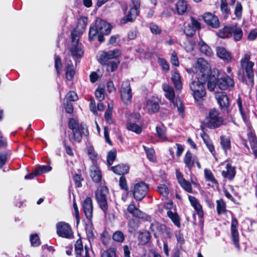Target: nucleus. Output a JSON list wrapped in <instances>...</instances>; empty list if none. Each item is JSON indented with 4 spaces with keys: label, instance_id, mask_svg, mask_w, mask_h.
I'll return each instance as SVG.
<instances>
[{
    "label": "nucleus",
    "instance_id": "31",
    "mask_svg": "<svg viewBox=\"0 0 257 257\" xmlns=\"http://www.w3.org/2000/svg\"><path fill=\"white\" fill-rule=\"evenodd\" d=\"M176 8L178 14H184L187 9V2L184 0L178 1L176 4Z\"/></svg>",
    "mask_w": 257,
    "mask_h": 257
},
{
    "label": "nucleus",
    "instance_id": "19",
    "mask_svg": "<svg viewBox=\"0 0 257 257\" xmlns=\"http://www.w3.org/2000/svg\"><path fill=\"white\" fill-rule=\"evenodd\" d=\"M215 98L221 108H226L229 105L228 96L224 92H219L215 94Z\"/></svg>",
    "mask_w": 257,
    "mask_h": 257
},
{
    "label": "nucleus",
    "instance_id": "38",
    "mask_svg": "<svg viewBox=\"0 0 257 257\" xmlns=\"http://www.w3.org/2000/svg\"><path fill=\"white\" fill-rule=\"evenodd\" d=\"M128 231L133 233L135 231L139 226L138 220L137 219H132L129 220L128 223Z\"/></svg>",
    "mask_w": 257,
    "mask_h": 257
},
{
    "label": "nucleus",
    "instance_id": "22",
    "mask_svg": "<svg viewBox=\"0 0 257 257\" xmlns=\"http://www.w3.org/2000/svg\"><path fill=\"white\" fill-rule=\"evenodd\" d=\"M146 109L150 112L157 111L159 109L158 100L156 98H151L146 101Z\"/></svg>",
    "mask_w": 257,
    "mask_h": 257
},
{
    "label": "nucleus",
    "instance_id": "34",
    "mask_svg": "<svg viewBox=\"0 0 257 257\" xmlns=\"http://www.w3.org/2000/svg\"><path fill=\"white\" fill-rule=\"evenodd\" d=\"M120 63V61L118 60H114L108 62L107 64H102V65L106 66V71L108 72H113L115 71L119 64Z\"/></svg>",
    "mask_w": 257,
    "mask_h": 257
},
{
    "label": "nucleus",
    "instance_id": "58",
    "mask_svg": "<svg viewBox=\"0 0 257 257\" xmlns=\"http://www.w3.org/2000/svg\"><path fill=\"white\" fill-rule=\"evenodd\" d=\"M30 240L33 246H37L40 244V239L37 234L31 235L30 236Z\"/></svg>",
    "mask_w": 257,
    "mask_h": 257
},
{
    "label": "nucleus",
    "instance_id": "41",
    "mask_svg": "<svg viewBox=\"0 0 257 257\" xmlns=\"http://www.w3.org/2000/svg\"><path fill=\"white\" fill-rule=\"evenodd\" d=\"M217 211L219 214H222L226 211V204L222 199L217 201Z\"/></svg>",
    "mask_w": 257,
    "mask_h": 257
},
{
    "label": "nucleus",
    "instance_id": "17",
    "mask_svg": "<svg viewBox=\"0 0 257 257\" xmlns=\"http://www.w3.org/2000/svg\"><path fill=\"white\" fill-rule=\"evenodd\" d=\"M200 28L199 23L193 18H191V23L187 24L184 29L185 34L188 36H193L197 29Z\"/></svg>",
    "mask_w": 257,
    "mask_h": 257
},
{
    "label": "nucleus",
    "instance_id": "28",
    "mask_svg": "<svg viewBox=\"0 0 257 257\" xmlns=\"http://www.w3.org/2000/svg\"><path fill=\"white\" fill-rule=\"evenodd\" d=\"M171 80L176 89L180 90L182 88V84L181 80V76L177 71H174L173 73Z\"/></svg>",
    "mask_w": 257,
    "mask_h": 257
},
{
    "label": "nucleus",
    "instance_id": "64",
    "mask_svg": "<svg viewBox=\"0 0 257 257\" xmlns=\"http://www.w3.org/2000/svg\"><path fill=\"white\" fill-rule=\"evenodd\" d=\"M257 37V29L252 30L248 35L247 39L249 41H253Z\"/></svg>",
    "mask_w": 257,
    "mask_h": 257
},
{
    "label": "nucleus",
    "instance_id": "24",
    "mask_svg": "<svg viewBox=\"0 0 257 257\" xmlns=\"http://www.w3.org/2000/svg\"><path fill=\"white\" fill-rule=\"evenodd\" d=\"M90 176L92 180L95 182H99L101 179V173L99 167L94 163L91 167Z\"/></svg>",
    "mask_w": 257,
    "mask_h": 257
},
{
    "label": "nucleus",
    "instance_id": "16",
    "mask_svg": "<svg viewBox=\"0 0 257 257\" xmlns=\"http://www.w3.org/2000/svg\"><path fill=\"white\" fill-rule=\"evenodd\" d=\"M83 209L84 214L89 221H91L93 215V205L92 200L87 197L83 203Z\"/></svg>",
    "mask_w": 257,
    "mask_h": 257
},
{
    "label": "nucleus",
    "instance_id": "2",
    "mask_svg": "<svg viewBox=\"0 0 257 257\" xmlns=\"http://www.w3.org/2000/svg\"><path fill=\"white\" fill-rule=\"evenodd\" d=\"M250 55L248 53L245 54L240 60V68L237 72L238 78L242 82H245L251 86L253 84L254 72L253 62L251 61Z\"/></svg>",
    "mask_w": 257,
    "mask_h": 257
},
{
    "label": "nucleus",
    "instance_id": "29",
    "mask_svg": "<svg viewBox=\"0 0 257 257\" xmlns=\"http://www.w3.org/2000/svg\"><path fill=\"white\" fill-rule=\"evenodd\" d=\"M196 161V158L195 156H193L191 153L187 152L184 158V162L185 163L186 166L189 169H191L194 165Z\"/></svg>",
    "mask_w": 257,
    "mask_h": 257
},
{
    "label": "nucleus",
    "instance_id": "6",
    "mask_svg": "<svg viewBox=\"0 0 257 257\" xmlns=\"http://www.w3.org/2000/svg\"><path fill=\"white\" fill-rule=\"evenodd\" d=\"M223 123V119L220 116L219 111L215 109H210L206 118V125L211 128H215L219 127Z\"/></svg>",
    "mask_w": 257,
    "mask_h": 257
},
{
    "label": "nucleus",
    "instance_id": "8",
    "mask_svg": "<svg viewBox=\"0 0 257 257\" xmlns=\"http://www.w3.org/2000/svg\"><path fill=\"white\" fill-rule=\"evenodd\" d=\"M163 90L165 92V96L177 107L180 113H182L184 111L182 102L180 99L175 98L173 88L167 84H165L163 86Z\"/></svg>",
    "mask_w": 257,
    "mask_h": 257
},
{
    "label": "nucleus",
    "instance_id": "9",
    "mask_svg": "<svg viewBox=\"0 0 257 257\" xmlns=\"http://www.w3.org/2000/svg\"><path fill=\"white\" fill-rule=\"evenodd\" d=\"M56 232L60 237L65 238H71L73 233L70 225L63 221L58 222L56 225Z\"/></svg>",
    "mask_w": 257,
    "mask_h": 257
},
{
    "label": "nucleus",
    "instance_id": "59",
    "mask_svg": "<svg viewBox=\"0 0 257 257\" xmlns=\"http://www.w3.org/2000/svg\"><path fill=\"white\" fill-rule=\"evenodd\" d=\"M87 153H88V155H89L90 158L93 161V163L95 164L94 161L96 160V158L97 157V154L95 152L94 149L91 147H88Z\"/></svg>",
    "mask_w": 257,
    "mask_h": 257
},
{
    "label": "nucleus",
    "instance_id": "57",
    "mask_svg": "<svg viewBox=\"0 0 257 257\" xmlns=\"http://www.w3.org/2000/svg\"><path fill=\"white\" fill-rule=\"evenodd\" d=\"M247 135L251 148L252 149L254 146H257V139L254 135L251 132L248 133Z\"/></svg>",
    "mask_w": 257,
    "mask_h": 257
},
{
    "label": "nucleus",
    "instance_id": "33",
    "mask_svg": "<svg viewBox=\"0 0 257 257\" xmlns=\"http://www.w3.org/2000/svg\"><path fill=\"white\" fill-rule=\"evenodd\" d=\"M133 120L131 119L130 121L126 124V127L129 131H131L136 134H140L142 131V126L139 124L133 122Z\"/></svg>",
    "mask_w": 257,
    "mask_h": 257
},
{
    "label": "nucleus",
    "instance_id": "3",
    "mask_svg": "<svg viewBox=\"0 0 257 257\" xmlns=\"http://www.w3.org/2000/svg\"><path fill=\"white\" fill-rule=\"evenodd\" d=\"M207 79L192 76L189 84V87L194 99L198 101L206 95L205 83Z\"/></svg>",
    "mask_w": 257,
    "mask_h": 257
},
{
    "label": "nucleus",
    "instance_id": "45",
    "mask_svg": "<svg viewBox=\"0 0 257 257\" xmlns=\"http://www.w3.org/2000/svg\"><path fill=\"white\" fill-rule=\"evenodd\" d=\"M112 239L117 242H122L124 239L123 233L120 231H116L113 233Z\"/></svg>",
    "mask_w": 257,
    "mask_h": 257
},
{
    "label": "nucleus",
    "instance_id": "50",
    "mask_svg": "<svg viewBox=\"0 0 257 257\" xmlns=\"http://www.w3.org/2000/svg\"><path fill=\"white\" fill-rule=\"evenodd\" d=\"M10 155V152L7 151L5 153H0V168H2L7 161L8 157Z\"/></svg>",
    "mask_w": 257,
    "mask_h": 257
},
{
    "label": "nucleus",
    "instance_id": "35",
    "mask_svg": "<svg viewBox=\"0 0 257 257\" xmlns=\"http://www.w3.org/2000/svg\"><path fill=\"white\" fill-rule=\"evenodd\" d=\"M233 33L235 41L240 40L242 37V31L241 28L236 25L231 27V34Z\"/></svg>",
    "mask_w": 257,
    "mask_h": 257
},
{
    "label": "nucleus",
    "instance_id": "21",
    "mask_svg": "<svg viewBox=\"0 0 257 257\" xmlns=\"http://www.w3.org/2000/svg\"><path fill=\"white\" fill-rule=\"evenodd\" d=\"M139 13V9H137L135 8L131 7L128 15L120 20V23L121 24H124L127 22L134 21L136 19L137 16L138 15Z\"/></svg>",
    "mask_w": 257,
    "mask_h": 257
},
{
    "label": "nucleus",
    "instance_id": "54",
    "mask_svg": "<svg viewBox=\"0 0 257 257\" xmlns=\"http://www.w3.org/2000/svg\"><path fill=\"white\" fill-rule=\"evenodd\" d=\"M195 43L193 40H187L184 43V47L187 51H191L194 49Z\"/></svg>",
    "mask_w": 257,
    "mask_h": 257
},
{
    "label": "nucleus",
    "instance_id": "48",
    "mask_svg": "<svg viewBox=\"0 0 257 257\" xmlns=\"http://www.w3.org/2000/svg\"><path fill=\"white\" fill-rule=\"evenodd\" d=\"M158 191L164 197H167L169 193L168 187L164 184L159 185L158 187Z\"/></svg>",
    "mask_w": 257,
    "mask_h": 257
},
{
    "label": "nucleus",
    "instance_id": "63",
    "mask_svg": "<svg viewBox=\"0 0 257 257\" xmlns=\"http://www.w3.org/2000/svg\"><path fill=\"white\" fill-rule=\"evenodd\" d=\"M106 88L109 93L115 92L116 88L113 82L111 80H109L106 84Z\"/></svg>",
    "mask_w": 257,
    "mask_h": 257
},
{
    "label": "nucleus",
    "instance_id": "18",
    "mask_svg": "<svg viewBox=\"0 0 257 257\" xmlns=\"http://www.w3.org/2000/svg\"><path fill=\"white\" fill-rule=\"evenodd\" d=\"M205 22L212 28H217L219 26V22L217 17L210 13L205 14L203 16Z\"/></svg>",
    "mask_w": 257,
    "mask_h": 257
},
{
    "label": "nucleus",
    "instance_id": "40",
    "mask_svg": "<svg viewBox=\"0 0 257 257\" xmlns=\"http://www.w3.org/2000/svg\"><path fill=\"white\" fill-rule=\"evenodd\" d=\"M167 215L172 220L175 225L178 227L180 226L179 216L176 213H174L171 211H168L167 212Z\"/></svg>",
    "mask_w": 257,
    "mask_h": 257
},
{
    "label": "nucleus",
    "instance_id": "27",
    "mask_svg": "<svg viewBox=\"0 0 257 257\" xmlns=\"http://www.w3.org/2000/svg\"><path fill=\"white\" fill-rule=\"evenodd\" d=\"M129 167L126 165L120 164L111 167V170L115 174L123 175L127 174L129 171Z\"/></svg>",
    "mask_w": 257,
    "mask_h": 257
},
{
    "label": "nucleus",
    "instance_id": "13",
    "mask_svg": "<svg viewBox=\"0 0 257 257\" xmlns=\"http://www.w3.org/2000/svg\"><path fill=\"white\" fill-rule=\"evenodd\" d=\"M150 229L154 232V236L157 237L160 234H163L167 237H171V232L165 225L160 224L159 222L154 221L150 226Z\"/></svg>",
    "mask_w": 257,
    "mask_h": 257
},
{
    "label": "nucleus",
    "instance_id": "52",
    "mask_svg": "<svg viewBox=\"0 0 257 257\" xmlns=\"http://www.w3.org/2000/svg\"><path fill=\"white\" fill-rule=\"evenodd\" d=\"M182 187L187 192L189 193H191L192 191V188L191 184L187 181L186 180L184 179L182 180L181 182L179 183Z\"/></svg>",
    "mask_w": 257,
    "mask_h": 257
},
{
    "label": "nucleus",
    "instance_id": "1",
    "mask_svg": "<svg viewBox=\"0 0 257 257\" xmlns=\"http://www.w3.org/2000/svg\"><path fill=\"white\" fill-rule=\"evenodd\" d=\"M87 25V19L83 17L78 21L76 28L71 33L72 43L69 53L74 59L81 58L83 55V50L81 43L78 42L79 35L85 30Z\"/></svg>",
    "mask_w": 257,
    "mask_h": 257
},
{
    "label": "nucleus",
    "instance_id": "30",
    "mask_svg": "<svg viewBox=\"0 0 257 257\" xmlns=\"http://www.w3.org/2000/svg\"><path fill=\"white\" fill-rule=\"evenodd\" d=\"M200 51L207 56H211L213 54L211 48L204 41L201 40L198 43Z\"/></svg>",
    "mask_w": 257,
    "mask_h": 257
},
{
    "label": "nucleus",
    "instance_id": "7",
    "mask_svg": "<svg viewBox=\"0 0 257 257\" xmlns=\"http://www.w3.org/2000/svg\"><path fill=\"white\" fill-rule=\"evenodd\" d=\"M108 193V189L105 186L99 187L95 193V198L97 203L105 214H106L107 210V196Z\"/></svg>",
    "mask_w": 257,
    "mask_h": 257
},
{
    "label": "nucleus",
    "instance_id": "62",
    "mask_svg": "<svg viewBox=\"0 0 257 257\" xmlns=\"http://www.w3.org/2000/svg\"><path fill=\"white\" fill-rule=\"evenodd\" d=\"M150 28L152 33L154 34H159L161 32V29L156 24H151Z\"/></svg>",
    "mask_w": 257,
    "mask_h": 257
},
{
    "label": "nucleus",
    "instance_id": "47",
    "mask_svg": "<svg viewBox=\"0 0 257 257\" xmlns=\"http://www.w3.org/2000/svg\"><path fill=\"white\" fill-rule=\"evenodd\" d=\"M75 250L77 255H82V252L83 251V247L81 239H79L76 241L75 245Z\"/></svg>",
    "mask_w": 257,
    "mask_h": 257
},
{
    "label": "nucleus",
    "instance_id": "14",
    "mask_svg": "<svg viewBox=\"0 0 257 257\" xmlns=\"http://www.w3.org/2000/svg\"><path fill=\"white\" fill-rule=\"evenodd\" d=\"M217 85L222 90L231 89L234 86L233 78L225 76L217 80Z\"/></svg>",
    "mask_w": 257,
    "mask_h": 257
},
{
    "label": "nucleus",
    "instance_id": "61",
    "mask_svg": "<svg viewBox=\"0 0 257 257\" xmlns=\"http://www.w3.org/2000/svg\"><path fill=\"white\" fill-rule=\"evenodd\" d=\"M159 63L162 67V69L166 71L169 70V66L167 61L163 58L159 59Z\"/></svg>",
    "mask_w": 257,
    "mask_h": 257
},
{
    "label": "nucleus",
    "instance_id": "12",
    "mask_svg": "<svg viewBox=\"0 0 257 257\" xmlns=\"http://www.w3.org/2000/svg\"><path fill=\"white\" fill-rule=\"evenodd\" d=\"M120 95L123 103L125 105H129L132 102V92L130 83L124 81L120 90Z\"/></svg>",
    "mask_w": 257,
    "mask_h": 257
},
{
    "label": "nucleus",
    "instance_id": "15",
    "mask_svg": "<svg viewBox=\"0 0 257 257\" xmlns=\"http://www.w3.org/2000/svg\"><path fill=\"white\" fill-rule=\"evenodd\" d=\"M73 135V141L79 143L82 139V136H87L88 135L87 127L84 124H80L79 128L72 130Z\"/></svg>",
    "mask_w": 257,
    "mask_h": 257
},
{
    "label": "nucleus",
    "instance_id": "20",
    "mask_svg": "<svg viewBox=\"0 0 257 257\" xmlns=\"http://www.w3.org/2000/svg\"><path fill=\"white\" fill-rule=\"evenodd\" d=\"M238 221L236 218H232L231 224V230L232 240L235 245L239 247L238 232L237 229Z\"/></svg>",
    "mask_w": 257,
    "mask_h": 257
},
{
    "label": "nucleus",
    "instance_id": "39",
    "mask_svg": "<svg viewBox=\"0 0 257 257\" xmlns=\"http://www.w3.org/2000/svg\"><path fill=\"white\" fill-rule=\"evenodd\" d=\"M148 158L151 161L153 162H155L156 161V158L155 155V151L152 148H147L145 146H143Z\"/></svg>",
    "mask_w": 257,
    "mask_h": 257
},
{
    "label": "nucleus",
    "instance_id": "36",
    "mask_svg": "<svg viewBox=\"0 0 257 257\" xmlns=\"http://www.w3.org/2000/svg\"><path fill=\"white\" fill-rule=\"evenodd\" d=\"M138 238L141 244H145L150 240V234L149 231H145L139 234Z\"/></svg>",
    "mask_w": 257,
    "mask_h": 257
},
{
    "label": "nucleus",
    "instance_id": "26",
    "mask_svg": "<svg viewBox=\"0 0 257 257\" xmlns=\"http://www.w3.org/2000/svg\"><path fill=\"white\" fill-rule=\"evenodd\" d=\"M216 53L219 58L225 61H229L231 59L230 54L223 47H217L216 48Z\"/></svg>",
    "mask_w": 257,
    "mask_h": 257
},
{
    "label": "nucleus",
    "instance_id": "23",
    "mask_svg": "<svg viewBox=\"0 0 257 257\" xmlns=\"http://www.w3.org/2000/svg\"><path fill=\"white\" fill-rule=\"evenodd\" d=\"M188 199L192 206L196 211L198 216L202 217L203 216V209L199 201L194 197L191 195H189Z\"/></svg>",
    "mask_w": 257,
    "mask_h": 257
},
{
    "label": "nucleus",
    "instance_id": "5",
    "mask_svg": "<svg viewBox=\"0 0 257 257\" xmlns=\"http://www.w3.org/2000/svg\"><path fill=\"white\" fill-rule=\"evenodd\" d=\"M111 25L100 19L96 20L95 25L91 27L89 30V37L91 40L95 39L97 34L107 35L110 33Z\"/></svg>",
    "mask_w": 257,
    "mask_h": 257
},
{
    "label": "nucleus",
    "instance_id": "11",
    "mask_svg": "<svg viewBox=\"0 0 257 257\" xmlns=\"http://www.w3.org/2000/svg\"><path fill=\"white\" fill-rule=\"evenodd\" d=\"M148 190L147 184L143 182L137 183L134 186L132 190L134 198L138 201H141L146 196Z\"/></svg>",
    "mask_w": 257,
    "mask_h": 257
},
{
    "label": "nucleus",
    "instance_id": "37",
    "mask_svg": "<svg viewBox=\"0 0 257 257\" xmlns=\"http://www.w3.org/2000/svg\"><path fill=\"white\" fill-rule=\"evenodd\" d=\"M218 36L222 38H225L231 35V27H224L217 33Z\"/></svg>",
    "mask_w": 257,
    "mask_h": 257
},
{
    "label": "nucleus",
    "instance_id": "55",
    "mask_svg": "<svg viewBox=\"0 0 257 257\" xmlns=\"http://www.w3.org/2000/svg\"><path fill=\"white\" fill-rule=\"evenodd\" d=\"M65 99L67 101H75L78 99V96L74 91H70L66 94Z\"/></svg>",
    "mask_w": 257,
    "mask_h": 257
},
{
    "label": "nucleus",
    "instance_id": "25",
    "mask_svg": "<svg viewBox=\"0 0 257 257\" xmlns=\"http://www.w3.org/2000/svg\"><path fill=\"white\" fill-rule=\"evenodd\" d=\"M222 176L229 180H232L235 175V170L234 167H232L231 165L228 163L225 170L222 172Z\"/></svg>",
    "mask_w": 257,
    "mask_h": 257
},
{
    "label": "nucleus",
    "instance_id": "44",
    "mask_svg": "<svg viewBox=\"0 0 257 257\" xmlns=\"http://www.w3.org/2000/svg\"><path fill=\"white\" fill-rule=\"evenodd\" d=\"M52 170V167L50 166H41L35 169V174L40 175L43 173L50 172Z\"/></svg>",
    "mask_w": 257,
    "mask_h": 257
},
{
    "label": "nucleus",
    "instance_id": "43",
    "mask_svg": "<svg viewBox=\"0 0 257 257\" xmlns=\"http://www.w3.org/2000/svg\"><path fill=\"white\" fill-rule=\"evenodd\" d=\"M221 145L224 150L226 151L230 148V140L228 137H221L220 138Z\"/></svg>",
    "mask_w": 257,
    "mask_h": 257
},
{
    "label": "nucleus",
    "instance_id": "49",
    "mask_svg": "<svg viewBox=\"0 0 257 257\" xmlns=\"http://www.w3.org/2000/svg\"><path fill=\"white\" fill-rule=\"evenodd\" d=\"M101 257H116V250L114 248H109L102 253Z\"/></svg>",
    "mask_w": 257,
    "mask_h": 257
},
{
    "label": "nucleus",
    "instance_id": "60",
    "mask_svg": "<svg viewBox=\"0 0 257 257\" xmlns=\"http://www.w3.org/2000/svg\"><path fill=\"white\" fill-rule=\"evenodd\" d=\"M242 8L241 4L237 3L235 6L234 13L237 18H240L241 17L242 14Z\"/></svg>",
    "mask_w": 257,
    "mask_h": 257
},
{
    "label": "nucleus",
    "instance_id": "10",
    "mask_svg": "<svg viewBox=\"0 0 257 257\" xmlns=\"http://www.w3.org/2000/svg\"><path fill=\"white\" fill-rule=\"evenodd\" d=\"M121 52L118 49L102 52L99 56V61L101 64H107L111 60H118L120 56Z\"/></svg>",
    "mask_w": 257,
    "mask_h": 257
},
{
    "label": "nucleus",
    "instance_id": "4",
    "mask_svg": "<svg viewBox=\"0 0 257 257\" xmlns=\"http://www.w3.org/2000/svg\"><path fill=\"white\" fill-rule=\"evenodd\" d=\"M187 71L189 73L192 71L193 73V76L207 80L210 74L211 67L207 61L203 58H199L195 67H193L191 70L187 69Z\"/></svg>",
    "mask_w": 257,
    "mask_h": 257
},
{
    "label": "nucleus",
    "instance_id": "56",
    "mask_svg": "<svg viewBox=\"0 0 257 257\" xmlns=\"http://www.w3.org/2000/svg\"><path fill=\"white\" fill-rule=\"evenodd\" d=\"M116 156V152L115 150H111L108 152L107 161L109 165L112 164L113 162L115 159Z\"/></svg>",
    "mask_w": 257,
    "mask_h": 257
},
{
    "label": "nucleus",
    "instance_id": "46",
    "mask_svg": "<svg viewBox=\"0 0 257 257\" xmlns=\"http://www.w3.org/2000/svg\"><path fill=\"white\" fill-rule=\"evenodd\" d=\"M156 135L160 140L162 141L166 140L167 137L165 129L159 126H156Z\"/></svg>",
    "mask_w": 257,
    "mask_h": 257
},
{
    "label": "nucleus",
    "instance_id": "53",
    "mask_svg": "<svg viewBox=\"0 0 257 257\" xmlns=\"http://www.w3.org/2000/svg\"><path fill=\"white\" fill-rule=\"evenodd\" d=\"M95 96L100 101L104 99V89L103 87H98L96 90Z\"/></svg>",
    "mask_w": 257,
    "mask_h": 257
},
{
    "label": "nucleus",
    "instance_id": "42",
    "mask_svg": "<svg viewBox=\"0 0 257 257\" xmlns=\"http://www.w3.org/2000/svg\"><path fill=\"white\" fill-rule=\"evenodd\" d=\"M127 211L132 214L134 216L137 217L141 216V212L139 209L137 208L134 204H131L127 207Z\"/></svg>",
    "mask_w": 257,
    "mask_h": 257
},
{
    "label": "nucleus",
    "instance_id": "32",
    "mask_svg": "<svg viewBox=\"0 0 257 257\" xmlns=\"http://www.w3.org/2000/svg\"><path fill=\"white\" fill-rule=\"evenodd\" d=\"M66 65V78L67 80H71L75 74L73 65L71 61H69Z\"/></svg>",
    "mask_w": 257,
    "mask_h": 257
},
{
    "label": "nucleus",
    "instance_id": "51",
    "mask_svg": "<svg viewBox=\"0 0 257 257\" xmlns=\"http://www.w3.org/2000/svg\"><path fill=\"white\" fill-rule=\"evenodd\" d=\"M205 177L206 180L213 183H216L217 181L214 177L211 171L208 169H205L204 170Z\"/></svg>",
    "mask_w": 257,
    "mask_h": 257
}]
</instances>
